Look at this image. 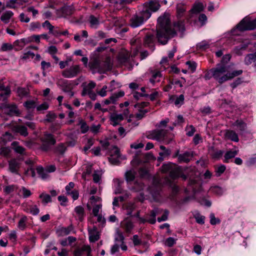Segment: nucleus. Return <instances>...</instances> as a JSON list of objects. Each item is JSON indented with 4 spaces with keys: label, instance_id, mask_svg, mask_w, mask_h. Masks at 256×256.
<instances>
[{
    "label": "nucleus",
    "instance_id": "obj_36",
    "mask_svg": "<svg viewBox=\"0 0 256 256\" xmlns=\"http://www.w3.org/2000/svg\"><path fill=\"white\" fill-rule=\"evenodd\" d=\"M114 180L116 185L115 193L116 194H120L122 191L121 185L124 182V181L118 178H116Z\"/></svg>",
    "mask_w": 256,
    "mask_h": 256
},
{
    "label": "nucleus",
    "instance_id": "obj_34",
    "mask_svg": "<svg viewBox=\"0 0 256 256\" xmlns=\"http://www.w3.org/2000/svg\"><path fill=\"white\" fill-rule=\"evenodd\" d=\"M62 12L66 16H70L73 14L74 9L72 6H65L62 8Z\"/></svg>",
    "mask_w": 256,
    "mask_h": 256
},
{
    "label": "nucleus",
    "instance_id": "obj_23",
    "mask_svg": "<svg viewBox=\"0 0 256 256\" xmlns=\"http://www.w3.org/2000/svg\"><path fill=\"white\" fill-rule=\"evenodd\" d=\"M114 154V156L112 155L109 158V162L112 164L118 165L120 163V162L118 160L120 154V150L117 148H116Z\"/></svg>",
    "mask_w": 256,
    "mask_h": 256
},
{
    "label": "nucleus",
    "instance_id": "obj_2",
    "mask_svg": "<svg viewBox=\"0 0 256 256\" xmlns=\"http://www.w3.org/2000/svg\"><path fill=\"white\" fill-rule=\"evenodd\" d=\"M227 71L226 66H223L221 64H217L215 68L210 69L205 75L206 78L210 79L211 76L216 80L220 84L233 78L234 77L241 74L242 70L233 71L232 72H226Z\"/></svg>",
    "mask_w": 256,
    "mask_h": 256
},
{
    "label": "nucleus",
    "instance_id": "obj_60",
    "mask_svg": "<svg viewBox=\"0 0 256 256\" xmlns=\"http://www.w3.org/2000/svg\"><path fill=\"white\" fill-rule=\"evenodd\" d=\"M66 150V146L63 144H58L56 148V150L61 154H63Z\"/></svg>",
    "mask_w": 256,
    "mask_h": 256
},
{
    "label": "nucleus",
    "instance_id": "obj_16",
    "mask_svg": "<svg viewBox=\"0 0 256 256\" xmlns=\"http://www.w3.org/2000/svg\"><path fill=\"white\" fill-rule=\"evenodd\" d=\"M72 232H74V228L72 225H70L66 228L62 227L56 231L57 234L59 236L68 235Z\"/></svg>",
    "mask_w": 256,
    "mask_h": 256
},
{
    "label": "nucleus",
    "instance_id": "obj_22",
    "mask_svg": "<svg viewBox=\"0 0 256 256\" xmlns=\"http://www.w3.org/2000/svg\"><path fill=\"white\" fill-rule=\"evenodd\" d=\"M224 136L226 138L232 141L238 142L239 140V138L237 134L234 130H226Z\"/></svg>",
    "mask_w": 256,
    "mask_h": 256
},
{
    "label": "nucleus",
    "instance_id": "obj_19",
    "mask_svg": "<svg viewBox=\"0 0 256 256\" xmlns=\"http://www.w3.org/2000/svg\"><path fill=\"white\" fill-rule=\"evenodd\" d=\"M158 210L154 208L150 212V214L148 218L142 221V222H148L151 224H154L156 222V216L158 214Z\"/></svg>",
    "mask_w": 256,
    "mask_h": 256
},
{
    "label": "nucleus",
    "instance_id": "obj_15",
    "mask_svg": "<svg viewBox=\"0 0 256 256\" xmlns=\"http://www.w3.org/2000/svg\"><path fill=\"white\" fill-rule=\"evenodd\" d=\"M160 148L162 151L159 152V156L158 158V160L162 162L164 160V158L168 156L170 154L171 150L168 148H166L164 146H160Z\"/></svg>",
    "mask_w": 256,
    "mask_h": 256
},
{
    "label": "nucleus",
    "instance_id": "obj_14",
    "mask_svg": "<svg viewBox=\"0 0 256 256\" xmlns=\"http://www.w3.org/2000/svg\"><path fill=\"white\" fill-rule=\"evenodd\" d=\"M0 91L3 92L0 94V96L3 101L5 100L8 96L10 94V89L9 86H5L4 84L0 82Z\"/></svg>",
    "mask_w": 256,
    "mask_h": 256
},
{
    "label": "nucleus",
    "instance_id": "obj_59",
    "mask_svg": "<svg viewBox=\"0 0 256 256\" xmlns=\"http://www.w3.org/2000/svg\"><path fill=\"white\" fill-rule=\"evenodd\" d=\"M186 64L188 66V68L192 70V72L195 71L196 67V64L195 62L188 61L186 62Z\"/></svg>",
    "mask_w": 256,
    "mask_h": 256
},
{
    "label": "nucleus",
    "instance_id": "obj_45",
    "mask_svg": "<svg viewBox=\"0 0 256 256\" xmlns=\"http://www.w3.org/2000/svg\"><path fill=\"white\" fill-rule=\"evenodd\" d=\"M196 222L198 224H204L205 217L200 215L198 212H196L194 214Z\"/></svg>",
    "mask_w": 256,
    "mask_h": 256
},
{
    "label": "nucleus",
    "instance_id": "obj_20",
    "mask_svg": "<svg viewBox=\"0 0 256 256\" xmlns=\"http://www.w3.org/2000/svg\"><path fill=\"white\" fill-rule=\"evenodd\" d=\"M112 65L110 58H106L104 62H101L100 72L110 70L112 68Z\"/></svg>",
    "mask_w": 256,
    "mask_h": 256
},
{
    "label": "nucleus",
    "instance_id": "obj_50",
    "mask_svg": "<svg viewBox=\"0 0 256 256\" xmlns=\"http://www.w3.org/2000/svg\"><path fill=\"white\" fill-rule=\"evenodd\" d=\"M226 169L224 165H221L216 168V176H220L222 173L224 172Z\"/></svg>",
    "mask_w": 256,
    "mask_h": 256
},
{
    "label": "nucleus",
    "instance_id": "obj_32",
    "mask_svg": "<svg viewBox=\"0 0 256 256\" xmlns=\"http://www.w3.org/2000/svg\"><path fill=\"white\" fill-rule=\"evenodd\" d=\"M256 60V52L248 54L244 58V62L246 65H249Z\"/></svg>",
    "mask_w": 256,
    "mask_h": 256
},
{
    "label": "nucleus",
    "instance_id": "obj_28",
    "mask_svg": "<svg viewBox=\"0 0 256 256\" xmlns=\"http://www.w3.org/2000/svg\"><path fill=\"white\" fill-rule=\"evenodd\" d=\"M90 246L84 245L80 248H77L74 251V256H82L84 252L89 250Z\"/></svg>",
    "mask_w": 256,
    "mask_h": 256
},
{
    "label": "nucleus",
    "instance_id": "obj_8",
    "mask_svg": "<svg viewBox=\"0 0 256 256\" xmlns=\"http://www.w3.org/2000/svg\"><path fill=\"white\" fill-rule=\"evenodd\" d=\"M160 8L159 2L158 0H152L150 1L145 2L140 8L142 10H146L151 14V11L156 12Z\"/></svg>",
    "mask_w": 256,
    "mask_h": 256
},
{
    "label": "nucleus",
    "instance_id": "obj_24",
    "mask_svg": "<svg viewBox=\"0 0 256 256\" xmlns=\"http://www.w3.org/2000/svg\"><path fill=\"white\" fill-rule=\"evenodd\" d=\"M176 155L178 156V159L180 162H190V152H186L182 154H178V151L176 152Z\"/></svg>",
    "mask_w": 256,
    "mask_h": 256
},
{
    "label": "nucleus",
    "instance_id": "obj_4",
    "mask_svg": "<svg viewBox=\"0 0 256 256\" xmlns=\"http://www.w3.org/2000/svg\"><path fill=\"white\" fill-rule=\"evenodd\" d=\"M146 138L162 142L166 144H170L172 140V138L168 137L167 130H156L150 131L148 134Z\"/></svg>",
    "mask_w": 256,
    "mask_h": 256
},
{
    "label": "nucleus",
    "instance_id": "obj_39",
    "mask_svg": "<svg viewBox=\"0 0 256 256\" xmlns=\"http://www.w3.org/2000/svg\"><path fill=\"white\" fill-rule=\"evenodd\" d=\"M232 126L238 127L240 131H244L246 128V124L242 120H236Z\"/></svg>",
    "mask_w": 256,
    "mask_h": 256
},
{
    "label": "nucleus",
    "instance_id": "obj_37",
    "mask_svg": "<svg viewBox=\"0 0 256 256\" xmlns=\"http://www.w3.org/2000/svg\"><path fill=\"white\" fill-rule=\"evenodd\" d=\"M89 22L90 24V26L92 28H96L100 24L98 18L94 15H90V16Z\"/></svg>",
    "mask_w": 256,
    "mask_h": 256
},
{
    "label": "nucleus",
    "instance_id": "obj_9",
    "mask_svg": "<svg viewBox=\"0 0 256 256\" xmlns=\"http://www.w3.org/2000/svg\"><path fill=\"white\" fill-rule=\"evenodd\" d=\"M155 42V34L154 33L148 32L144 38V46L151 49L152 51L154 50Z\"/></svg>",
    "mask_w": 256,
    "mask_h": 256
},
{
    "label": "nucleus",
    "instance_id": "obj_53",
    "mask_svg": "<svg viewBox=\"0 0 256 256\" xmlns=\"http://www.w3.org/2000/svg\"><path fill=\"white\" fill-rule=\"evenodd\" d=\"M20 192L22 194V196L24 198H28L30 196L32 193L28 189H26L24 187H22L20 190Z\"/></svg>",
    "mask_w": 256,
    "mask_h": 256
},
{
    "label": "nucleus",
    "instance_id": "obj_30",
    "mask_svg": "<svg viewBox=\"0 0 256 256\" xmlns=\"http://www.w3.org/2000/svg\"><path fill=\"white\" fill-rule=\"evenodd\" d=\"M14 14L11 11H6L1 16L0 20L4 23H8Z\"/></svg>",
    "mask_w": 256,
    "mask_h": 256
},
{
    "label": "nucleus",
    "instance_id": "obj_47",
    "mask_svg": "<svg viewBox=\"0 0 256 256\" xmlns=\"http://www.w3.org/2000/svg\"><path fill=\"white\" fill-rule=\"evenodd\" d=\"M80 125L81 132L82 134H84L88 130V126L86 124V122L82 120H80L79 122Z\"/></svg>",
    "mask_w": 256,
    "mask_h": 256
},
{
    "label": "nucleus",
    "instance_id": "obj_43",
    "mask_svg": "<svg viewBox=\"0 0 256 256\" xmlns=\"http://www.w3.org/2000/svg\"><path fill=\"white\" fill-rule=\"evenodd\" d=\"M204 10V6L202 3H198L194 6L192 9V12L194 13H198Z\"/></svg>",
    "mask_w": 256,
    "mask_h": 256
},
{
    "label": "nucleus",
    "instance_id": "obj_26",
    "mask_svg": "<svg viewBox=\"0 0 256 256\" xmlns=\"http://www.w3.org/2000/svg\"><path fill=\"white\" fill-rule=\"evenodd\" d=\"M170 100L174 102L176 106L182 104L184 103V96L183 94H180L178 96H172L170 97Z\"/></svg>",
    "mask_w": 256,
    "mask_h": 256
},
{
    "label": "nucleus",
    "instance_id": "obj_21",
    "mask_svg": "<svg viewBox=\"0 0 256 256\" xmlns=\"http://www.w3.org/2000/svg\"><path fill=\"white\" fill-rule=\"evenodd\" d=\"M224 152L221 150L214 149V147H211L209 149V154L213 159H220L222 156Z\"/></svg>",
    "mask_w": 256,
    "mask_h": 256
},
{
    "label": "nucleus",
    "instance_id": "obj_1",
    "mask_svg": "<svg viewBox=\"0 0 256 256\" xmlns=\"http://www.w3.org/2000/svg\"><path fill=\"white\" fill-rule=\"evenodd\" d=\"M176 30L182 32L184 30V22L179 20L174 23V28H172L168 14H164L158 18L156 38L158 42L162 44H167L168 40L176 36Z\"/></svg>",
    "mask_w": 256,
    "mask_h": 256
},
{
    "label": "nucleus",
    "instance_id": "obj_49",
    "mask_svg": "<svg viewBox=\"0 0 256 256\" xmlns=\"http://www.w3.org/2000/svg\"><path fill=\"white\" fill-rule=\"evenodd\" d=\"M231 56L229 54H225L222 58L220 62L218 64H221L223 66H226V64L230 60Z\"/></svg>",
    "mask_w": 256,
    "mask_h": 256
},
{
    "label": "nucleus",
    "instance_id": "obj_56",
    "mask_svg": "<svg viewBox=\"0 0 256 256\" xmlns=\"http://www.w3.org/2000/svg\"><path fill=\"white\" fill-rule=\"evenodd\" d=\"M46 121L48 122H52L56 118V115L52 112H49L46 116Z\"/></svg>",
    "mask_w": 256,
    "mask_h": 256
},
{
    "label": "nucleus",
    "instance_id": "obj_25",
    "mask_svg": "<svg viewBox=\"0 0 256 256\" xmlns=\"http://www.w3.org/2000/svg\"><path fill=\"white\" fill-rule=\"evenodd\" d=\"M124 237L123 234L122 230L118 228L116 230V234L114 235V240L116 242H124Z\"/></svg>",
    "mask_w": 256,
    "mask_h": 256
},
{
    "label": "nucleus",
    "instance_id": "obj_58",
    "mask_svg": "<svg viewBox=\"0 0 256 256\" xmlns=\"http://www.w3.org/2000/svg\"><path fill=\"white\" fill-rule=\"evenodd\" d=\"M10 149L7 147H2L0 150V154L4 156H8L10 154Z\"/></svg>",
    "mask_w": 256,
    "mask_h": 256
},
{
    "label": "nucleus",
    "instance_id": "obj_6",
    "mask_svg": "<svg viewBox=\"0 0 256 256\" xmlns=\"http://www.w3.org/2000/svg\"><path fill=\"white\" fill-rule=\"evenodd\" d=\"M237 28L241 31L254 30L256 28V18L250 20L246 18L238 24Z\"/></svg>",
    "mask_w": 256,
    "mask_h": 256
},
{
    "label": "nucleus",
    "instance_id": "obj_51",
    "mask_svg": "<svg viewBox=\"0 0 256 256\" xmlns=\"http://www.w3.org/2000/svg\"><path fill=\"white\" fill-rule=\"evenodd\" d=\"M13 48V46L10 43H4L1 46V50L5 52L12 50Z\"/></svg>",
    "mask_w": 256,
    "mask_h": 256
},
{
    "label": "nucleus",
    "instance_id": "obj_17",
    "mask_svg": "<svg viewBox=\"0 0 256 256\" xmlns=\"http://www.w3.org/2000/svg\"><path fill=\"white\" fill-rule=\"evenodd\" d=\"M88 66L91 70H98L100 72L101 71V62L97 58L91 60L88 64Z\"/></svg>",
    "mask_w": 256,
    "mask_h": 256
},
{
    "label": "nucleus",
    "instance_id": "obj_31",
    "mask_svg": "<svg viewBox=\"0 0 256 256\" xmlns=\"http://www.w3.org/2000/svg\"><path fill=\"white\" fill-rule=\"evenodd\" d=\"M238 152V150H228V151L225 155H224V162H228V160L234 158L236 155H237Z\"/></svg>",
    "mask_w": 256,
    "mask_h": 256
},
{
    "label": "nucleus",
    "instance_id": "obj_38",
    "mask_svg": "<svg viewBox=\"0 0 256 256\" xmlns=\"http://www.w3.org/2000/svg\"><path fill=\"white\" fill-rule=\"evenodd\" d=\"M17 93L19 96L23 98L28 95L29 91L28 88H18L17 89Z\"/></svg>",
    "mask_w": 256,
    "mask_h": 256
},
{
    "label": "nucleus",
    "instance_id": "obj_7",
    "mask_svg": "<svg viewBox=\"0 0 256 256\" xmlns=\"http://www.w3.org/2000/svg\"><path fill=\"white\" fill-rule=\"evenodd\" d=\"M41 140L42 142L41 148L44 151L48 150L50 146L54 145L56 142L54 136L52 134L46 132L44 133V136L41 138Z\"/></svg>",
    "mask_w": 256,
    "mask_h": 256
},
{
    "label": "nucleus",
    "instance_id": "obj_54",
    "mask_svg": "<svg viewBox=\"0 0 256 256\" xmlns=\"http://www.w3.org/2000/svg\"><path fill=\"white\" fill-rule=\"evenodd\" d=\"M94 208L92 209V213L94 216H97L100 210L102 208V204H98L95 205H92Z\"/></svg>",
    "mask_w": 256,
    "mask_h": 256
},
{
    "label": "nucleus",
    "instance_id": "obj_46",
    "mask_svg": "<svg viewBox=\"0 0 256 256\" xmlns=\"http://www.w3.org/2000/svg\"><path fill=\"white\" fill-rule=\"evenodd\" d=\"M24 106L28 110L34 108L36 106V102L34 100H27L24 104Z\"/></svg>",
    "mask_w": 256,
    "mask_h": 256
},
{
    "label": "nucleus",
    "instance_id": "obj_27",
    "mask_svg": "<svg viewBox=\"0 0 256 256\" xmlns=\"http://www.w3.org/2000/svg\"><path fill=\"white\" fill-rule=\"evenodd\" d=\"M136 172L134 170H130L126 172L124 176L128 182L133 181L136 176Z\"/></svg>",
    "mask_w": 256,
    "mask_h": 256
},
{
    "label": "nucleus",
    "instance_id": "obj_44",
    "mask_svg": "<svg viewBox=\"0 0 256 256\" xmlns=\"http://www.w3.org/2000/svg\"><path fill=\"white\" fill-rule=\"evenodd\" d=\"M110 119H112L120 123L124 119V117L122 114H113L110 116Z\"/></svg>",
    "mask_w": 256,
    "mask_h": 256
},
{
    "label": "nucleus",
    "instance_id": "obj_55",
    "mask_svg": "<svg viewBox=\"0 0 256 256\" xmlns=\"http://www.w3.org/2000/svg\"><path fill=\"white\" fill-rule=\"evenodd\" d=\"M42 26L44 28L46 27L48 29L49 33L52 32V30L54 28V26H52L48 20H46L42 24Z\"/></svg>",
    "mask_w": 256,
    "mask_h": 256
},
{
    "label": "nucleus",
    "instance_id": "obj_18",
    "mask_svg": "<svg viewBox=\"0 0 256 256\" xmlns=\"http://www.w3.org/2000/svg\"><path fill=\"white\" fill-rule=\"evenodd\" d=\"M12 130L14 132L19 133L22 136H26L28 135L27 128L24 126L15 125L12 127Z\"/></svg>",
    "mask_w": 256,
    "mask_h": 256
},
{
    "label": "nucleus",
    "instance_id": "obj_12",
    "mask_svg": "<svg viewBox=\"0 0 256 256\" xmlns=\"http://www.w3.org/2000/svg\"><path fill=\"white\" fill-rule=\"evenodd\" d=\"M20 166V160L13 158L8 161V170L12 173L18 174Z\"/></svg>",
    "mask_w": 256,
    "mask_h": 256
},
{
    "label": "nucleus",
    "instance_id": "obj_63",
    "mask_svg": "<svg viewBox=\"0 0 256 256\" xmlns=\"http://www.w3.org/2000/svg\"><path fill=\"white\" fill-rule=\"evenodd\" d=\"M132 241L134 246H138L142 243V240L138 238V235H134L133 236Z\"/></svg>",
    "mask_w": 256,
    "mask_h": 256
},
{
    "label": "nucleus",
    "instance_id": "obj_29",
    "mask_svg": "<svg viewBox=\"0 0 256 256\" xmlns=\"http://www.w3.org/2000/svg\"><path fill=\"white\" fill-rule=\"evenodd\" d=\"M77 217L80 222H82L84 217V209L81 206H78L74 209Z\"/></svg>",
    "mask_w": 256,
    "mask_h": 256
},
{
    "label": "nucleus",
    "instance_id": "obj_13",
    "mask_svg": "<svg viewBox=\"0 0 256 256\" xmlns=\"http://www.w3.org/2000/svg\"><path fill=\"white\" fill-rule=\"evenodd\" d=\"M88 230L89 233V239L90 242H94L99 239V232L96 226H88Z\"/></svg>",
    "mask_w": 256,
    "mask_h": 256
},
{
    "label": "nucleus",
    "instance_id": "obj_40",
    "mask_svg": "<svg viewBox=\"0 0 256 256\" xmlns=\"http://www.w3.org/2000/svg\"><path fill=\"white\" fill-rule=\"evenodd\" d=\"M39 198L42 200V202L44 204H46L52 201L50 196L48 194L42 193L40 195Z\"/></svg>",
    "mask_w": 256,
    "mask_h": 256
},
{
    "label": "nucleus",
    "instance_id": "obj_57",
    "mask_svg": "<svg viewBox=\"0 0 256 256\" xmlns=\"http://www.w3.org/2000/svg\"><path fill=\"white\" fill-rule=\"evenodd\" d=\"M153 185L156 187V191L158 192L160 188L161 184L158 178H154L153 179Z\"/></svg>",
    "mask_w": 256,
    "mask_h": 256
},
{
    "label": "nucleus",
    "instance_id": "obj_52",
    "mask_svg": "<svg viewBox=\"0 0 256 256\" xmlns=\"http://www.w3.org/2000/svg\"><path fill=\"white\" fill-rule=\"evenodd\" d=\"M210 224H216L220 222L218 218H216L214 214L211 213L210 215Z\"/></svg>",
    "mask_w": 256,
    "mask_h": 256
},
{
    "label": "nucleus",
    "instance_id": "obj_62",
    "mask_svg": "<svg viewBox=\"0 0 256 256\" xmlns=\"http://www.w3.org/2000/svg\"><path fill=\"white\" fill-rule=\"evenodd\" d=\"M20 20L22 22H24L26 23L28 22L30 20V18L24 13H22L20 14Z\"/></svg>",
    "mask_w": 256,
    "mask_h": 256
},
{
    "label": "nucleus",
    "instance_id": "obj_11",
    "mask_svg": "<svg viewBox=\"0 0 256 256\" xmlns=\"http://www.w3.org/2000/svg\"><path fill=\"white\" fill-rule=\"evenodd\" d=\"M80 72L78 65H74L63 71L62 75L66 78H71L76 76Z\"/></svg>",
    "mask_w": 256,
    "mask_h": 256
},
{
    "label": "nucleus",
    "instance_id": "obj_5",
    "mask_svg": "<svg viewBox=\"0 0 256 256\" xmlns=\"http://www.w3.org/2000/svg\"><path fill=\"white\" fill-rule=\"evenodd\" d=\"M161 168L163 172H168L170 177L172 179H175L179 176L180 168L174 164L171 163L164 164Z\"/></svg>",
    "mask_w": 256,
    "mask_h": 256
},
{
    "label": "nucleus",
    "instance_id": "obj_10",
    "mask_svg": "<svg viewBox=\"0 0 256 256\" xmlns=\"http://www.w3.org/2000/svg\"><path fill=\"white\" fill-rule=\"evenodd\" d=\"M4 113L8 116H18L20 112L15 104H4L2 106Z\"/></svg>",
    "mask_w": 256,
    "mask_h": 256
},
{
    "label": "nucleus",
    "instance_id": "obj_35",
    "mask_svg": "<svg viewBox=\"0 0 256 256\" xmlns=\"http://www.w3.org/2000/svg\"><path fill=\"white\" fill-rule=\"evenodd\" d=\"M12 146L13 149L16 153L22 154H24L25 148L22 146L18 145L17 142H13L12 143Z\"/></svg>",
    "mask_w": 256,
    "mask_h": 256
},
{
    "label": "nucleus",
    "instance_id": "obj_3",
    "mask_svg": "<svg viewBox=\"0 0 256 256\" xmlns=\"http://www.w3.org/2000/svg\"><path fill=\"white\" fill-rule=\"evenodd\" d=\"M146 10L140 8L139 12L133 14L130 19V26L136 28L143 24L151 16V14L146 12Z\"/></svg>",
    "mask_w": 256,
    "mask_h": 256
},
{
    "label": "nucleus",
    "instance_id": "obj_41",
    "mask_svg": "<svg viewBox=\"0 0 256 256\" xmlns=\"http://www.w3.org/2000/svg\"><path fill=\"white\" fill-rule=\"evenodd\" d=\"M36 171L38 174L42 179H46L48 178V172L44 171L42 166H38L36 168Z\"/></svg>",
    "mask_w": 256,
    "mask_h": 256
},
{
    "label": "nucleus",
    "instance_id": "obj_64",
    "mask_svg": "<svg viewBox=\"0 0 256 256\" xmlns=\"http://www.w3.org/2000/svg\"><path fill=\"white\" fill-rule=\"evenodd\" d=\"M34 54L32 52H31L30 51H28L25 54H24V56L22 57V58L24 60H26L30 58H32L34 57Z\"/></svg>",
    "mask_w": 256,
    "mask_h": 256
},
{
    "label": "nucleus",
    "instance_id": "obj_33",
    "mask_svg": "<svg viewBox=\"0 0 256 256\" xmlns=\"http://www.w3.org/2000/svg\"><path fill=\"white\" fill-rule=\"evenodd\" d=\"M186 11V7L184 4H178L176 6V13L178 18H180L182 16L184 12Z\"/></svg>",
    "mask_w": 256,
    "mask_h": 256
},
{
    "label": "nucleus",
    "instance_id": "obj_48",
    "mask_svg": "<svg viewBox=\"0 0 256 256\" xmlns=\"http://www.w3.org/2000/svg\"><path fill=\"white\" fill-rule=\"evenodd\" d=\"M176 239H174V238H173L172 237H169L166 239L164 244L166 246L168 247H172L174 244H176Z\"/></svg>",
    "mask_w": 256,
    "mask_h": 256
},
{
    "label": "nucleus",
    "instance_id": "obj_61",
    "mask_svg": "<svg viewBox=\"0 0 256 256\" xmlns=\"http://www.w3.org/2000/svg\"><path fill=\"white\" fill-rule=\"evenodd\" d=\"M101 200V198L98 196H92L90 198V203L92 205H95V203L96 202H100Z\"/></svg>",
    "mask_w": 256,
    "mask_h": 256
},
{
    "label": "nucleus",
    "instance_id": "obj_42",
    "mask_svg": "<svg viewBox=\"0 0 256 256\" xmlns=\"http://www.w3.org/2000/svg\"><path fill=\"white\" fill-rule=\"evenodd\" d=\"M133 228V225H121L119 228L122 230L123 232H124L128 234L131 232Z\"/></svg>",
    "mask_w": 256,
    "mask_h": 256
}]
</instances>
